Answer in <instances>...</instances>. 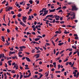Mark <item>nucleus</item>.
<instances>
[{"label": "nucleus", "mask_w": 79, "mask_h": 79, "mask_svg": "<svg viewBox=\"0 0 79 79\" xmlns=\"http://www.w3.org/2000/svg\"><path fill=\"white\" fill-rule=\"evenodd\" d=\"M14 67L16 69H18V65L17 64H15Z\"/></svg>", "instance_id": "nucleus-7"}, {"label": "nucleus", "mask_w": 79, "mask_h": 79, "mask_svg": "<svg viewBox=\"0 0 79 79\" xmlns=\"http://www.w3.org/2000/svg\"><path fill=\"white\" fill-rule=\"evenodd\" d=\"M40 38H37L35 39V41H38V40H39Z\"/></svg>", "instance_id": "nucleus-16"}, {"label": "nucleus", "mask_w": 79, "mask_h": 79, "mask_svg": "<svg viewBox=\"0 0 79 79\" xmlns=\"http://www.w3.org/2000/svg\"><path fill=\"white\" fill-rule=\"evenodd\" d=\"M26 19H27V17L26 16H23L22 20H26Z\"/></svg>", "instance_id": "nucleus-9"}, {"label": "nucleus", "mask_w": 79, "mask_h": 79, "mask_svg": "<svg viewBox=\"0 0 79 79\" xmlns=\"http://www.w3.org/2000/svg\"><path fill=\"white\" fill-rule=\"evenodd\" d=\"M26 39H23L22 40V41H23V42H25V41H26Z\"/></svg>", "instance_id": "nucleus-44"}, {"label": "nucleus", "mask_w": 79, "mask_h": 79, "mask_svg": "<svg viewBox=\"0 0 79 79\" xmlns=\"http://www.w3.org/2000/svg\"><path fill=\"white\" fill-rule=\"evenodd\" d=\"M48 19L49 20H50V21H52V20H53V19H51L50 18H48Z\"/></svg>", "instance_id": "nucleus-35"}, {"label": "nucleus", "mask_w": 79, "mask_h": 79, "mask_svg": "<svg viewBox=\"0 0 79 79\" xmlns=\"http://www.w3.org/2000/svg\"><path fill=\"white\" fill-rule=\"evenodd\" d=\"M55 22H56V21H55V19H54L53 20V21H52V23H55Z\"/></svg>", "instance_id": "nucleus-50"}, {"label": "nucleus", "mask_w": 79, "mask_h": 79, "mask_svg": "<svg viewBox=\"0 0 79 79\" xmlns=\"http://www.w3.org/2000/svg\"><path fill=\"white\" fill-rule=\"evenodd\" d=\"M7 31L8 33H9V32H10V30L9 29H7Z\"/></svg>", "instance_id": "nucleus-60"}, {"label": "nucleus", "mask_w": 79, "mask_h": 79, "mask_svg": "<svg viewBox=\"0 0 79 79\" xmlns=\"http://www.w3.org/2000/svg\"><path fill=\"white\" fill-rule=\"evenodd\" d=\"M26 48V47L24 46H20L19 47V48L20 49H23V48Z\"/></svg>", "instance_id": "nucleus-12"}, {"label": "nucleus", "mask_w": 79, "mask_h": 79, "mask_svg": "<svg viewBox=\"0 0 79 79\" xmlns=\"http://www.w3.org/2000/svg\"><path fill=\"white\" fill-rule=\"evenodd\" d=\"M4 56H5V55H4V54H2V57L4 58Z\"/></svg>", "instance_id": "nucleus-51"}, {"label": "nucleus", "mask_w": 79, "mask_h": 79, "mask_svg": "<svg viewBox=\"0 0 79 79\" xmlns=\"http://www.w3.org/2000/svg\"><path fill=\"white\" fill-rule=\"evenodd\" d=\"M11 60H10L8 61V63H10L11 62Z\"/></svg>", "instance_id": "nucleus-61"}, {"label": "nucleus", "mask_w": 79, "mask_h": 79, "mask_svg": "<svg viewBox=\"0 0 79 79\" xmlns=\"http://www.w3.org/2000/svg\"><path fill=\"white\" fill-rule=\"evenodd\" d=\"M56 10V9H52L50 10V11H49V13H52V12H54Z\"/></svg>", "instance_id": "nucleus-8"}, {"label": "nucleus", "mask_w": 79, "mask_h": 79, "mask_svg": "<svg viewBox=\"0 0 79 79\" xmlns=\"http://www.w3.org/2000/svg\"><path fill=\"white\" fill-rule=\"evenodd\" d=\"M60 64H59L58 65V69H60Z\"/></svg>", "instance_id": "nucleus-49"}, {"label": "nucleus", "mask_w": 79, "mask_h": 79, "mask_svg": "<svg viewBox=\"0 0 79 79\" xmlns=\"http://www.w3.org/2000/svg\"><path fill=\"white\" fill-rule=\"evenodd\" d=\"M70 14V15L71 16H73V17H71V19L72 20H73V19H75L76 18L75 16H76L75 15V13L72 12H70V13H69Z\"/></svg>", "instance_id": "nucleus-1"}, {"label": "nucleus", "mask_w": 79, "mask_h": 79, "mask_svg": "<svg viewBox=\"0 0 79 79\" xmlns=\"http://www.w3.org/2000/svg\"><path fill=\"white\" fill-rule=\"evenodd\" d=\"M32 53H35V49L32 50Z\"/></svg>", "instance_id": "nucleus-48"}, {"label": "nucleus", "mask_w": 79, "mask_h": 79, "mask_svg": "<svg viewBox=\"0 0 79 79\" xmlns=\"http://www.w3.org/2000/svg\"><path fill=\"white\" fill-rule=\"evenodd\" d=\"M54 17H55V18L56 19V21L58 20L60 18V16H59L54 15Z\"/></svg>", "instance_id": "nucleus-4"}, {"label": "nucleus", "mask_w": 79, "mask_h": 79, "mask_svg": "<svg viewBox=\"0 0 79 79\" xmlns=\"http://www.w3.org/2000/svg\"><path fill=\"white\" fill-rule=\"evenodd\" d=\"M44 13L43 15V16H45L46 15H47L48 13V10H47L46 11H44Z\"/></svg>", "instance_id": "nucleus-5"}, {"label": "nucleus", "mask_w": 79, "mask_h": 79, "mask_svg": "<svg viewBox=\"0 0 79 79\" xmlns=\"http://www.w3.org/2000/svg\"><path fill=\"white\" fill-rule=\"evenodd\" d=\"M54 54H55L56 53V50H55V49H54Z\"/></svg>", "instance_id": "nucleus-45"}, {"label": "nucleus", "mask_w": 79, "mask_h": 79, "mask_svg": "<svg viewBox=\"0 0 79 79\" xmlns=\"http://www.w3.org/2000/svg\"><path fill=\"white\" fill-rule=\"evenodd\" d=\"M40 55V54H36V58H39V56H40V55Z\"/></svg>", "instance_id": "nucleus-14"}, {"label": "nucleus", "mask_w": 79, "mask_h": 79, "mask_svg": "<svg viewBox=\"0 0 79 79\" xmlns=\"http://www.w3.org/2000/svg\"><path fill=\"white\" fill-rule=\"evenodd\" d=\"M49 16L50 18H52V19L54 18V16L53 15H49Z\"/></svg>", "instance_id": "nucleus-10"}, {"label": "nucleus", "mask_w": 79, "mask_h": 79, "mask_svg": "<svg viewBox=\"0 0 79 79\" xmlns=\"http://www.w3.org/2000/svg\"><path fill=\"white\" fill-rule=\"evenodd\" d=\"M75 39L77 40L79 39V37L78 36H76L75 38Z\"/></svg>", "instance_id": "nucleus-38"}, {"label": "nucleus", "mask_w": 79, "mask_h": 79, "mask_svg": "<svg viewBox=\"0 0 79 79\" xmlns=\"http://www.w3.org/2000/svg\"><path fill=\"white\" fill-rule=\"evenodd\" d=\"M72 47L73 48H74V49H76L77 48V47L76 46H72Z\"/></svg>", "instance_id": "nucleus-18"}, {"label": "nucleus", "mask_w": 79, "mask_h": 79, "mask_svg": "<svg viewBox=\"0 0 79 79\" xmlns=\"http://www.w3.org/2000/svg\"><path fill=\"white\" fill-rule=\"evenodd\" d=\"M2 40L3 42H5V39H4V36H3L2 37Z\"/></svg>", "instance_id": "nucleus-20"}, {"label": "nucleus", "mask_w": 79, "mask_h": 79, "mask_svg": "<svg viewBox=\"0 0 79 79\" xmlns=\"http://www.w3.org/2000/svg\"><path fill=\"white\" fill-rule=\"evenodd\" d=\"M43 11H44V9H43L42 10L40 11V13H42V12H43Z\"/></svg>", "instance_id": "nucleus-37"}, {"label": "nucleus", "mask_w": 79, "mask_h": 79, "mask_svg": "<svg viewBox=\"0 0 79 79\" xmlns=\"http://www.w3.org/2000/svg\"><path fill=\"white\" fill-rule=\"evenodd\" d=\"M55 73H61V72L60 71H56Z\"/></svg>", "instance_id": "nucleus-29"}, {"label": "nucleus", "mask_w": 79, "mask_h": 79, "mask_svg": "<svg viewBox=\"0 0 79 79\" xmlns=\"http://www.w3.org/2000/svg\"><path fill=\"white\" fill-rule=\"evenodd\" d=\"M60 24H63L64 23V21H63L60 22Z\"/></svg>", "instance_id": "nucleus-34"}, {"label": "nucleus", "mask_w": 79, "mask_h": 79, "mask_svg": "<svg viewBox=\"0 0 79 79\" xmlns=\"http://www.w3.org/2000/svg\"><path fill=\"white\" fill-rule=\"evenodd\" d=\"M42 76H43V75H42V74H40V78H41V77H42Z\"/></svg>", "instance_id": "nucleus-55"}, {"label": "nucleus", "mask_w": 79, "mask_h": 79, "mask_svg": "<svg viewBox=\"0 0 79 79\" xmlns=\"http://www.w3.org/2000/svg\"><path fill=\"white\" fill-rule=\"evenodd\" d=\"M11 14H12V15H14V11H11Z\"/></svg>", "instance_id": "nucleus-64"}, {"label": "nucleus", "mask_w": 79, "mask_h": 79, "mask_svg": "<svg viewBox=\"0 0 79 79\" xmlns=\"http://www.w3.org/2000/svg\"><path fill=\"white\" fill-rule=\"evenodd\" d=\"M9 53L10 54H11V55H13V54H15V52H12L11 51H10Z\"/></svg>", "instance_id": "nucleus-13"}, {"label": "nucleus", "mask_w": 79, "mask_h": 79, "mask_svg": "<svg viewBox=\"0 0 79 79\" xmlns=\"http://www.w3.org/2000/svg\"><path fill=\"white\" fill-rule=\"evenodd\" d=\"M20 24H21V25H22L24 27H26V25L24 23H23V22L21 21L20 23Z\"/></svg>", "instance_id": "nucleus-6"}, {"label": "nucleus", "mask_w": 79, "mask_h": 79, "mask_svg": "<svg viewBox=\"0 0 79 79\" xmlns=\"http://www.w3.org/2000/svg\"><path fill=\"white\" fill-rule=\"evenodd\" d=\"M72 11H74V10H75V11H77L78 10V8L76 7V6L75 5H73V6H72Z\"/></svg>", "instance_id": "nucleus-2"}, {"label": "nucleus", "mask_w": 79, "mask_h": 79, "mask_svg": "<svg viewBox=\"0 0 79 79\" xmlns=\"http://www.w3.org/2000/svg\"><path fill=\"white\" fill-rule=\"evenodd\" d=\"M23 75H20V79H21L23 78Z\"/></svg>", "instance_id": "nucleus-32"}, {"label": "nucleus", "mask_w": 79, "mask_h": 79, "mask_svg": "<svg viewBox=\"0 0 79 79\" xmlns=\"http://www.w3.org/2000/svg\"><path fill=\"white\" fill-rule=\"evenodd\" d=\"M22 21H23V23H26V20H22Z\"/></svg>", "instance_id": "nucleus-31"}, {"label": "nucleus", "mask_w": 79, "mask_h": 79, "mask_svg": "<svg viewBox=\"0 0 79 79\" xmlns=\"http://www.w3.org/2000/svg\"><path fill=\"white\" fill-rule=\"evenodd\" d=\"M23 77H24V78H27V77H28V76L27 75L24 76Z\"/></svg>", "instance_id": "nucleus-30"}, {"label": "nucleus", "mask_w": 79, "mask_h": 79, "mask_svg": "<svg viewBox=\"0 0 79 79\" xmlns=\"http://www.w3.org/2000/svg\"><path fill=\"white\" fill-rule=\"evenodd\" d=\"M34 44H39V43L37 42H34Z\"/></svg>", "instance_id": "nucleus-36"}, {"label": "nucleus", "mask_w": 79, "mask_h": 79, "mask_svg": "<svg viewBox=\"0 0 79 79\" xmlns=\"http://www.w3.org/2000/svg\"><path fill=\"white\" fill-rule=\"evenodd\" d=\"M52 42L54 46H55V43L53 41H52Z\"/></svg>", "instance_id": "nucleus-26"}, {"label": "nucleus", "mask_w": 79, "mask_h": 79, "mask_svg": "<svg viewBox=\"0 0 79 79\" xmlns=\"http://www.w3.org/2000/svg\"><path fill=\"white\" fill-rule=\"evenodd\" d=\"M31 73H30L29 75H28V77H30V76H31Z\"/></svg>", "instance_id": "nucleus-43"}, {"label": "nucleus", "mask_w": 79, "mask_h": 79, "mask_svg": "<svg viewBox=\"0 0 79 79\" xmlns=\"http://www.w3.org/2000/svg\"><path fill=\"white\" fill-rule=\"evenodd\" d=\"M74 62H73V64L71 65V67H73L74 66Z\"/></svg>", "instance_id": "nucleus-46"}, {"label": "nucleus", "mask_w": 79, "mask_h": 79, "mask_svg": "<svg viewBox=\"0 0 79 79\" xmlns=\"http://www.w3.org/2000/svg\"><path fill=\"white\" fill-rule=\"evenodd\" d=\"M4 76L5 77V79H6V77H7V76H6V73H5L4 74Z\"/></svg>", "instance_id": "nucleus-25"}, {"label": "nucleus", "mask_w": 79, "mask_h": 79, "mask_svg": "<svg viewBox=\"0 0 79 79\" xmlns=\"http://www.w3.org/2000/svg\"><path fill=\"white\" fill-rule=\"evenodd\" d=\"M17 77V79H18L19 77V75L17 74L16 76Z\"/></svg>", "instance_id": "nucleus-40"}, {"label": "nucleus", "mask_w": 79, "mask_h": 79, "mask_svg": "<svg viewBox=\"0 0 79 79\" xmlns=\"http://www.w3.org/2000/svg\"><path fill=\"white\" fill-rule=\"evenodd\" d=\"M26 58L27 61H29V62H30V61H31V60H30V59H29V58L26 57Z\"/></svg>", "instance_id": "nucleus-11"}, {"label": "nucleus", "mask_w": 79, "mask_h": 79, "mask_svg": "<svg viewBox=\"0 0 79 79\" xmlns=\"http://www.w3.org/2000/svg\"><path fill=\"white\" fill-rule=\"evenodd\" d=\"M10 45V43H5V45H7V46H8V45Z\"/></svg>", "instance_id": "nucleus-28"}, {"label": "nucleus", "mask_w": 79, "mask_h": 79, "mask_svg": "<svg viewBox=\"0 0 79 79\" xmlns=\"http://www.w3.org/2000/svg\"><path fill=\"white\" fill-rule=\"evenodd\" d=\"M53 64L54 65V67L55 68H56V62H54L53 63Z\"/></svg>", "instance_id": "nucleus-17"}, {"label": "nucleus", "mask_w": 79, "mask_h": 79, "mask_svg": "<svg viewBox=\"0 0 79 79\" xmlns=\"http://www.w3.org/2000/svg\"><path fill=\"white\" fill-rule=\"evenodd\" d=\"M23 49H19V52H22V51H23Z\"/></svg>", "instance_id": "nucleus-58"}, {"label": "nucleus", "mask_w": 79, "mask_h": 79, "mask_svg": "<svg viewBox=\"0 0 79 79\" xmlns=\"http://www.w3.org/2000/svg\"><path fill=\"white\" fill-rule=\"evenodd\" d=\"M29 3H30V4H32V3H33V1L32 0H30L29 1Z\"/></svg>", "instance_id": "nucleus-23"}, {"label": "nucleus", "mask_w": 79, "mask_h": 79, "mask_svg": "<svg viewBox=\"0 0 79 79\" xmlns=\"http://www.w3.org/2000/svg\"><path fill=\"white\" fill-rule=\"evenodd\" d=\"M73 53V52H70L69 54V56H70V55H71V54H72V53Z\"/></svg>", "instance_id": "nucleus-47"}, {"label": "nucleus", "mask_w": 79, "mask_h": 79, "mask_svg": "<svg viewBox=\"0 0 79 79\" xmlns=\"http://www.w3.org/2000/svg\"><path fill=\"white\" fill-rule=\"evenodd\" d=\"M32 19L31 18V15L29 16V18L28 19V20H31Z\"/></svg>", "instance_id": "nucleus-21"}, {"label": "nucleus", "mask_w": 79, "mask_h": 79, "mask_svg": "<svg viewBox=\"0 0 79 79\" xmlns=\"http://www.w3.org/2000/svg\"><path fill=\"white\" fill-rule=\"evenodd\" d=\"M68 60V59H67L66 60H64V62H66V61H67Z\"/></svg>", "instance_id": "nucleus-52"}, {"label": "nucleus", "mask_w": 79, "mask_h": 79, "mask_svg": "<svg viewBox=\"0 0 79 79\" xmlns=\"http://www.w3.org/2000/svg\"><path fill=\"white\" fill-rule=\"evenodd\" d=\"M61 9V7H59V8L56 9V10H60Z\"/></svg>", "instance_id": "nucleus-22"}, {"label": "nucleus", "mask_w": 79, "mask_h": 79, "mask_svg": "<svg viewBox=\"0 0 79 79\" xmlns=\"http://www.w3.org/2000/svg\"><path fill=\"white\" fill-rule=\"evenodd\" d=\"M18 16L19 18H20V17H21V14H19L18 15Z\"/></svg>", "instance_id": "nucleus-19"}, {"label": "nucleus", "mask_w": 79, "mask_h": 79, "mask_svg": "<svg viewBox=\"0 0 79 79\" xmlns=\"http://www.w3.org/2000/svg\"><path fill=\"white\" fill-rule=\"evenodd\" d=\"M25 53H26V54H27V55H29V54H30V53L28 52H25Z\"/></svg>", "instance_id": "nucleus-63"}, {"label": "nucleus", "mask_w": 79, "mask_h": 79, "mask_svg": "<svg viewBox=\"0 0 79 79\" xmlns=\"http://www.w3.org/2000/svg\"><path fill=\"white\" fill-rule=\"evenodd\" d=\"M6 74H7V75H8L9 76H10V74L8 72H7Z\"/></svg>", "instance_id": "nucleus-62"}, {"label": "nucleus", "mask_w": 79, "mask_h": 79, "mask_svg": "<svg viewBox=\"0 0 79 79\" xmlns=\"http://www.w3.org/2000/svg\"><path fill=\"white\" fill-rule=\"evenodd\" d=\"M64 50H63V51H61L60 52V54H62V53H63V52H64Z\"/></svg>", "instance_id": "nucleus-33"}, {"label": "nucleus", "mask_w": 79, "mask_h": 79, "mask_svg": "<svg viewBox=\"0 0 79 79\" xmlns=\"http://www.w3.org/2000/svg\"><path fill=\"white\" fill-rule=\"evenodd\" d=\"M24 2H21L20 3V5H23V3H24Z\"/></svg>", "instance_id": "nucleus-54"}, {"label": "nucleus", "mask_w": 79, "mask_h": 79, "mask_svg": "<svg viewBox=\"0 0 79 79\" xmlns=\"http://www.w3.org/2000/svg\"><path fill=\"white\" fill-rule=\"evenodd\" d=\"M37 37L39 38H42V36H37Z\"/></svg>", "instance_id": "nucleus-39"}, {"label": "nucleus", "mask_w": 79, "mask_h": 79, "mask_svg": "<svg viewBox=\"0 0 79 79\" xmlns=\"http://www.w3.org/2000/svg\"><path fill=\"white\" fill-rule=\"evenodd\" d=\"M63 44H64V43H59L58 44V45H59V46H61V45H62Z\"/></svg>", "instance_id": "nucleus-15"}, {"label": "nucleus", "mask_w": 79, "mask_h": 79, "mask_svg": "<svg viewBox=\"0 0 79 79\" xmlns=\"http://www.w3.org/2000/svg\"><path fill=\"white\" fill-rule=\"evenodd\" d=\"M55 71V69L53 68L51 69V71Z\"/></svg>", "instance_id": "nucleus-56"}, {"label": "nucleus", "mask_w": 79, "mask_h": 79, "mask_svg": "<svg viewBox=\"0 0 79 79\" xmlns=\"http://www.w3.org/2000/svg\"><path fill=\"white\" fill-rule=\"evenodd\" d=\"M73 74L74 75V77H78L79 75V72H77V75L76 74V73L75 72H73Z\"/></svg>", "instance_id": "nucleus-3"}, {"label": "nucleus", "mask_w": 79, "mask_h": 79, "mask_svg": "<svg viewBox=\"0 0 79 79\" xmlns=\"http://www.w3.org/2000/svg\"><path fill=\"white\" fill-rule=\"evenodd\" d=\"M67 14H68V15H67L66 16V17L67 18H68V17H69V15H70V14H69V13H67Z\"/></svg>", "instance_id": "nucleus-27"}, {"label": "nucleus", "mask_w": 79, "mask_h": 79, "mask_svg": "<svg viewBox=\"0 0 79 79\" xmlns=\"http://www.w3.org/2000/svg\"><path fill=\"white\" fill-rule=\"evenodd\" d=\"M49 73H46V75H45L46 77H47V76H48V74Z\"/></svg>", "instance_id": "nucleus-41"}, {"label": "nucleus", "mask_w": 79, "mask_h": 79, "mask_svg": "<svg viewBox=\"0 0 79 79\" xmlns=\"http://www.w3.org/2000/svg\"><path fill=\"white\" fill-rule=\"evenodd\" d=\"M2 62L0 61V66H2Z\"/></svg>", "instance_id": "nucleus-59"}, {"label": "nucleus", "mask_w": 79, "mask_h": 79, "mask_svg": "<svg viewBox=\"0 0 79 79\" xmlns=\"http://www.w3.org/2000/svg\"><path fill=\"white\" fill-rule=\"evenodd\" d=\"M6 3V1L5 0H4V1L2 2V4H3V3Z\"/></svg>", "instance_id": "nucleus-42"}, {"label": "nucleus", "mask_w": 79, "mask_h": 79, "mask_svg": "<svg viewBox=\"0 0 79 79\" xmlns=\"http://www.w3.org/2000/svg\"><path fill=\"white\" fill-rule=\"evenodd\" d=\"M35 2H36V3L37 4H39V1H37V0H36L35 1Z\"/></svg>", "instance_id": "nucleus-24"}, {"label": "nucleus", "mask_w": 79, "mask_h": 79, "mask_svg": "<svg viewBox=\"0 0 79 79\" xmlns=\"http://www.w3.org/2000/svg\"><path fill=\"white\" fill-rule=\"evenodd\" d=\"M62 26L64 27H66V25H62Z\"/></svg>", "instance_id": "nucleus-57"}, {"label": "nucleus", "mask_w": 79, "mask_h": 79, "mask_svg": "<svg viewBox=\"0 0 79 79\" xmlns=\"http://www.w3.org/2000/svg\"><path fill=\"white\" fill-rule=\"evenodd\" d=\"M61 12H62V10H59L58 13H61Z\"/></svg>", "instance_id": "nucleus-53"}]
</instances>
